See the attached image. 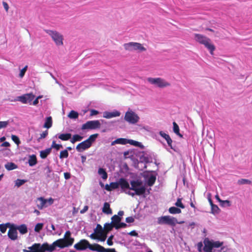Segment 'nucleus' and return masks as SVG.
Masks as SVG:
<instances>
[{"mask_svg": "<svg viewBox=\"0 0 252 252\" xmlns=\"http://www.w3.org/2000/svg\"><path fill=\"white\" fill-rule=\"evenodd\" d=\"M98 136V134L97 133L92 134L90 135L89 137L86 140V141L92 146V144L95 141V139Z\"/></svg>", "mask_w": 252, "mask_h": 252, "instance_id": "nucleus-28", "label": "nucleus"}, {"mask_svg": "<svg viewBox=\"0 0 252 252\" xmlns=\"http://www.w3.org/2000/svg\"><path fill=\"white\" fill-rule=\"evenodd\" d=\"M111 223L114 226V228L116 229L117 226L119 225L120 222L122 220V218L118 215H115L111 218Z\"/></svg>", "mask_w": 252, "mask_h": 252, "instance_id": "nucleus-20", "label": "nucleus"}, {"mask_svg": "<svg viewBox=\"0 0 252 252\" xmlns=\"http://www.w3.org/2000/svg\"><path fill=\"white\" fill-rule=\"evenodd\" d=\"M148 81L152 84L156 85L159 88H164L170 86V84L161 78H148Z\"/></svg>", "mask_w": 252, "mask_h": 252, "instance_id": "nucleus-9", "label": "nucleus"}, {"mask_svg": "<svg viewBox=\"0 0 252 252\" xmlns=\"http://www.w3.org/2000/svg\"><path fill=\"white\" fill-rule=\"evenodd\" d=\"M158 223L159 224H167L171 226H175L177 223H181L178 222L177 219L170 216H164L158 218Z\"/></svg>", "mask_w": 252, "mask_h": 252, "instance_id": "nucleus-4", "label": "nucleus"}, {"mask_svg": "<svg viewBox=\"0 0 252 252\" xmlns=\"http://www.w3.org/2000/svg\"><path fill=\"white\" fill-rule=\"evenodd\" d=\"M90 237L92 239H97L98 237V235L96 234L94 232V233H92L90 235Z\"/></svg>", "mask_w": 252, "mask_h": 252, "instance_id": "nucleus-58", "label": "nucleus"}, {"mask_svg": "<svg viewBox=\"0 0 252 252\" xmlns=\"http://www.w3.org/2000/svg\"><path fill=\"white\" fill-rule=\"evenodd\" d=\"M68 156V153L67 150L62 151L60 154V158H67Z\"/></svg>", "mask_w": 252, "mask_h": 252, "instance_id": "nucleus-45", "label": "nucleus"}, {"mask_svg": "<svg viewBox=\"0 0 252 252\" xmlns=\"http://www.w3.org/2000/svg\"><path fill=\"white\" fill-rule=\"evenodd\" d=\"M7 235L12 240H15L17 239V232L16 226L14 224H11L8 231Z\"/></svg>", "mask_w": 252, "mask_h": 252, "instance_id": "nucleus-14", "label": "nucleus"}, {"mask_svg": "<svg viewBox=\"0 0 252 252\" xmlns=\"http://www.w3.org/2000/svg\"><path fill=\"white\" fill-rule=\"evenodd\" d=\"M182 198H178L177 199V201L175 203V205L177 207H180V208H181L182 209H184L185 207L184 205V204L182 203Z\"/></svg>", "mask_w": 252, "mask_h": 252, "instance_id": "nucleus-44", "label": "nucleus"}, {"mask_svg": "<svg viewBox=\"0 0 252 252\" xmlns=\"http://www.w3.org/2000/svg\"><path fill=\"white\" fill-rule=\"evenodd\" d=\"M126 144H127V139L119 138L112 141L111 143V145L113 146L115 144L126 145Z\"/></svg>", "mask_w": 252, "mask_h": 252, "instance_id": "nucleus-23", "label": "nucleus"}, {"mask_svg": "<svg viewBox=\"0 0 252 252\" xmlns=\"http://www.w3.org/2000/svg\"><path fill=\"white\" fill-rule=\"evenodd\" d=\"M98 173L101 176V178L103 180H106L107 178V177H108L107 173L106 172V171L105 170V169H104L103 168H99Z\"/></svg>", "mask_w": 252, "mask_h": 252, "instance_id": "nucleus-37", "label": "nucleus"}, {"mask_svg": "<svg viewBox=\"0 0 252 252\" xmlns=\"http://www.w3.org/2000/svg\"><path fill=\"white\" fill-rule=\"evenodd\" d=\"M3 7H4V9H5V10L7 12L8 10V9H9V6H8V4L6 2L3 1Z\"/></svg>", "mask_w": 252, "mask_h": 252, "instance_id": "nucleus-63", "label": "nucleus"}, {"mask_svg": "<svg viewBox=\"0 0 252 252\" xmlns=\"http://www.w3.org/2000/svg\"><path fill=\"white\" fill-rule=\"evenodd\" d=\"M17 230H18L21 234H25L28 232L27 226L26 224H23L16 226Z\"/></svg>", "mask_w": 252, "mask_h": 252, "instance_id": "nucleus-26", "label": "nucleus"}, {"mask_svg": "<svg viewBox=\"0 0 252 252\" xmlns=\"http://www.w3.org/2000/svg\"><path fill=\"white\" fill-rule=\"evenodd\" d=\"M194 39L200 44L204 45L210 51L211 54H213V52L215 50V47L211 43L210 38L202 34L195 33Z\"/></svg>", "mask_w": 252, "mask_h": 252, "instance_id": "nucleus-3", "label": "nucleus"}, {"mask_svg": "<svg viewBox=\"0 0 252 252\" xmlns=\"http://www.w3.org/2000/svg\"><path fill=\"white\" fill-rule=\"evenodd\" d=\"M126 221L127 223H131L134 222V219L132 217H128L126 219Z\"/></svg>", "mask_w": 252, "mask_h": 252, "instance_id": "nucleus-55", "label": "nucleus"}, {"mask_svg": "<svg viewBox=\"0 0 252 252\" xmlns=\"http://www.w3.org/2000/svg\"><path fill=\"white\" fill-rule=\"evenodd\" d=\"M173 131L174 132L178 135L180 137H183V135L180 133V128L176 122L173 123Z\"/></svg>", "mask_w": 252, "mask_h": 252, "instance_id": "nucleus-31", "label": "nucleus"}, {"mask_svg": "<svg viewBox=\"0 0 252 252\" xmlns=\"http://www.w3.org/2000/svg\"><path fill=\"white\" fill-rule=\"evenodd\" d=\"M127 226V224L124 222H120L119 225L117 226L116 229H119L121 228H125Z\"/></svg>", "mask_w": 252, "mask_h": 252, "instance_id": "nucleus-54", "label": "nucleus"}, {"mask_svg": "<svg viewBox=\"0 0 252 252\" xmlns=\"http://www.w3.org/2000/svg\"><path fill=\"white\" fill-rule=\"evenodd\" d=\"M37 158L35 155H32L29 158L28 163L30 166H33L37 163Z\"/></svg>", "mask_w": 252, "mask_h": 252, "instance_id": "nucleus-27", "label": "nucleus"}, {"mask_svg": "<svg viewBox=\"0 0 252 252\" xmlns=\"http://www.w3.org/2000/svg\"><path fill=\"white\" fill-rule=\"evenodd\" d=\"M120 112L115 110L113 112L105 111L103 113V117L106 119H110L113 117H119L120 116Z\"/></svg>", "mask_w": 252, "mask_h": 252, "instance_id": "nucleus-16", "label": "nucleus"}, {"mask_svg": "<svg viewBox=\"0 0 252 252\" xmlns=\"http://www.w3.org/2000/svg\"><path fill=\"white\" fill-rule=\"evenodd\" d=\"M104 229H103L101 225L99 224H97L95 229L94 230V232L98 235L103 232Z\"/></svg>", "mask_w": 252, "mask_h": 252, "instance_id": "nucleus-39", "label": "nucleus"}, {"mask_svg": "<svg viewBox=\"0 0 252 252\" xmlns=\"http://www.w3.org/2000/svg\"><path fill=\"white\" fill-rule=\"evenodd\" d=\"M48 132L47 130L43 131L41 134L40 137L38 138V140L41 139L45 138L48 135Z\"/></svg>", "mask_w": 252, "mask_h": 252, "instance_id": "nucleus-53", "label": "nucleus"}, {"mask_svg": "<svg viewBox=\"0 0 252 252\" xmlns=\"http://www.w3.org/2000/svg\"><path fill=\"white\" fill-rule=\"evenodd\" d=\"M5 168L8 171L17 168V165L13 162H7L4 165Z\"/></svg>", "mask_w": 252, "mask_h": 252, "instance_id": "nucleus-29", "label": "nucleus"}, {"mask_svg": "<svg viewBox=\"0 0 252 252\" xmlns=\"http://www.w3.org/2000/svg\"><path fill=\"white\" fill-rule=\"evenodd\" d=\"M215 198L220 202V203H224V202H227V205L228 206H230V202L229 200H222L220 199L219 195L217 194L215 196Z\"/></svg>", "mask_w": 252, "mask_h": 252, "instance_id": "nucleus-48", "label": "nucleus"}, {"mask_svg": "<svg viewBox=\"0 0 252 252\" xmlns=\"http://www.w3.org/2000/svg\"><path fill=\"white\" fill-rule=\"evenodd\" d=\"M90 243L86 239H81L74 245V248L77 251H84L89 249Z\"/></svg>", "mask_w": 252, "mask_h": 252, "instance_id": "nucleus-13", "label": "nucleus"}, {"mask_svg": "<svg viewBox=\"0 0 252 252\" xmlns=\"http://www.w3.org/2000/svg\"><path fill=\"white\" fill-rule=\"evenodd\" d=\"M89 249L91 251H96L97 252H103L104 248L98 244L94 243L90 244Z\"/></svg>", "mask_w": 252, "mask_h": 252, "instance_id": "nucleus-19", "label": "nucleus"}, {"mask_svg": "<svg viewBox=\"0 0 252 252\" xmlns=\"http://www.w3.org/2000/svg\"><path fill=\"white\" fill-rule=\"evenodd\" d=\"M51 149L52 148L55 149L57 151L59 150L61 148H63V146L61 144H58L56 143V142L55 141H53L52 142L51 147Z\"/></svg>", "mask_w": 252, "mask_h": 252, "instance_id": "nucleus-43", "label": "nucleus"}, {"mask_svg": "<svg viewBox=\"0 0 252 252\" xmlns=\"http://www.w3.org/2000/svg\"><path fill=\"white\" fill-rule=\"evenodd\" d=\"M11 139L17 145H19L20 143L19 138L16 135H12L11 136Z\"/></svg>", "mask_w": 252, "mask_h": 252, "instance_id": "nucleus-47", "label": "nucleus"}, {"mask_svg": "<svg viewBox=\"0 0 252 252\" xmlns=\"http://www.w3.org/2000/svg\"><path fill=\"white\" fill-rule=\"evenodd\" d=\"M169 212L171 214H180L181 213V210L180 209L175 207H171L169 208Z\"/></svg>", "mask_w": 252, "mask_h": 252, "instance_id": "nucleus-35", "label": "nucleus"}, {"mask_svg": "<svg viewBox=\"0 0 252 252\" xmlns=\"http://www.w3.org/2000/svg\"><path fill=\"white\" fill-rule=\"evenodd\" d=\"M130 184L131 187L128 189L134 190L135 192H131L129 191L127 192L125 190V192L126 193L133 196L135 195L138 196L142 195L145 193L146 188L145 186H142V182L141 180H132L130 181Z\"/></svg>", "mask_w": 252, "mask_h": 252, "instance_id": "nucleus-2", "label": "nucleus"}, {"mask_svg": "<svg viewBox=\"0 0 252 252\" xmlns=\"http://www.w3.org/2000/svg\"><path fill=\"white\" fill-rule=\"evenodd\" d=\"M119 188L118 182H111L110 185L106 184L105 189L107 191H111Z\"/></svg>", "mask_w": 252, "mask_h": 252, "instance_id": "nucleus-21", "label": "nucleus"}, {"mask_svg": "<svg viewBox=\"0 0 252 252\" xmlns=\"http://www.w3.org/2000/svg\"><path fill=\"white\" fill-rule=\"evenodd\" d=\"M37 207L42 210L43 208H46L49 205H52L54 203V199L50 197L48 199H45L43 197H38L35 200Z\"/></svg>", "mask_w": 252, "mask_h": 252, "instance_id": "nucleus-7", "label": "nucleus"}, {"mask_svg": "<svg viewBox=\"0 0 252 252\" xmlns=\"http://www.w3.org/2000/svg\"><path fill=\"white\" fill-rule=\"evenodd\" d=\"M119 186H120L122 189L125 191V189L130 188L128 182L124 178H120L119 180Z\"/></svg>", "mask_w": 252, "mask_h": 252, "instance_id": "nucleus-17", "label": "nucleus"}, {"mask_svg": "<svg viewBox=\"0 0 252 252\" xmlns=\"http://www.w3.org/2000/svg\"><path fill=\"white\" fill-rule=\"evenodd\" d=\"M45 31L51 36L57 46L63 45V37L61 33L56 31L46 30Z\"/></svg>", "mask_w": 252, "mask_h": 252, "instance_id": "nucleus-5", "label": "nucleus"}, {"mask_svg": "<svg viewBox=\"0 0 252 252\" xmlns=\"http://www.w3.org/2000/svg\"><path fill=\"white\" fill-rule=\"evenodd\" d=\"M71 175L69 172L64 173V177L66 180H68L70 178Z\"/></svg>", "mask_w": 252, "mask_h": 252, "instance_id": "nucleus-61", "label": "nucleus"}, {"mask_svg": "<svg viewBox=\"0 0 252 252\" xmlns=\"http://www.w3.org/2000/svg\"><path fill=\"white\" fill-rule=\"evenodd\" d=\"M124 48L128 51H138L139 52H143L146 50V49L142 44L138 42H130L125 43L124 45Z\"/></svg>", "mask_w": 252, "mask_h": 252, "instance_id": "nucleus-6", "label": "nucleus"}, {"mask_svg": "<svg viewBox=\"0 0 252 252\" xmlns=\"http://www.w3.org/2000/svg\"><path fill=\"white\" fill-rule=\"evenodd\" d=\"M239 185H244V184H251V181L246 179H241L239 180L237 182Z\"/></svg>", "mask_w": 252, "mask_h": 252, "instance_id": "nucleus-41", "label": "nucleus"}, {"mask_svg": "<svg viewBox=\"0 0 252 252\" xmlns=\"http://www.w3.org/2000/svg\"><path fill=\"white\" fill-rule=\"evenodd\" d=\"M89 207L87 205L85 206L82 210L80 211L81 214H84L88 210Z\"/></svg>", "mask_w": 252, "mask_h": 252, "instance_id": "nucleus-60", "label": "nucleus"}, {"mask_svg": "<svg viewBox=\"0 0 252 252\" xmlns=\"http://www.w3.org/2000/svg\"><path fill=\"white\" fill-rule=\"evenodd\" d=\"M128 234L132 236H138V233L135 230H132L130 231L128 233Z\"/></svg>", "mask_w": 252, "mask_h": 252, "instance_id": "nucleus-62", "label": "nucleus"}, {"mask_svg": "<svg viewBox=\"0 0 252 252\" xmlns=\"http://www.w3.org/2000/svg\"><path fill=\"white\" fill-rule=\"evenodd\" d=\"M102 211L103 213L107 215L112 214V210L110 208L109 203L108 202H105L104 203Z\"/></svg>", "mask_w": 252, "mask_h": 252, "instance_id": "nucleus-22", "label": "nucleus"}, {"mask_svg": "<svg viewBox=\"0 0 252 252\" xmlns=\"http://www.w3.org/2000/svg\"><path fill=\"white\" fill-rule=\"evenodd\" d=\"M220 211V209L216 205H213L211 206V213L213 214H218Z\"/></svg>", "mask_w": 252, "mask_h": 252, "instance_id": "nucleus-42", "label": "nucleus"}, {"mask_svg": "<svg viewBox=\"0 0 252 252\" xmlns=\"http://www.w3.org/2000/svg\"><path fill=\"white\" fill-rule=\"evenodd\" d=\"M11 224H10L9 222H7L5 224H0V231L2 233H5L6 231L7 228H10Z\"/></svg>", "mask_w": 252, "mask_h": 252, "instance_id": "nucleus-34", "label": "nucleus"}, {"mask_svg": "<svg viewBox=\"0 0 252 252\" xmlns=\"http://www.w3.org/2000/svg\"><path fill=\"white\" fill-rule=\"evenodd\" d=\"M113 238H114V235H110L108 237V238L107 240V244L108 245L112 246L113 245V242L112 241Z\"/></svg>", "mask_w": 252, "mask_h": 252, "instance_id": "nucleus-50", "label": "nucleus"}, {"mask_svg": "<svg viewBox=\"0 0 252 252\" xmlns=\"http://www.w3.org/2000/svg\"><path fill=\"white\" fill-rule=\"evenodd\" d=\"M159 134L163 137L164 139H165L168 145L170 147L171 149H173L172 143V140L171 139L170 136L164 132L162 131H160L159 132Z\"/></svg>", "mask_w": 252, "mask_h": 252, "instance_id": "nucleus-18", "label": "nucleus"}, {"mask_svg": "<svg viewBox=\"0 0 252 252\" xmlns=\"http://www.w3.org/2000/svg\"><path fill=\"white\" fill-rule=\"evenodd\" d=\"M91 147V146L85 140L78 144L76 147V149L78 152H81L89 149Z\"/></svg>", "mask_w": 252, "mask_h": 252, "instance_id": "nucleus-15", "label": "nucleus"}, {"mask_svg": "<svg viewBox=\"0 0 252 252\" xmlns=\"http://www.w3.org/2000/svg\"><path fill=\"white\" fill-rule=\"evenodd\" d=\"M103 252H117L116 250L114 248L112 249H105L104 248V250L103 251Z\"/></svg>", "mask_w": 252, "mask_h": 252, "instance_id": "nucleus-57", "label": "nucleus"}, {"mask_svg": "<svg viewBox=\"0 0 252 252\" xmlns=\"http://www.w3.org/2000/svg\"><path fill=\"white\" fill-rule=\"evenodd\" d=\"M74 242V238L71 237V232L68 230L65 232L63 238L56 240L52 244L47 242L42 244L34 243L28 248L29 250L24 249L23 252H53L57 247L61 249L69 247L73 245Z\"/></svg>", "mask_w": 252, "mask_h": 252, "instance_id": "nucleus-1", "label": "nucleus"}, {"mask_svg": "<svg viewBox=\"0 0 252 252\" xmlns=\"http://www.w3.org/2000/svg\"><path fill=\"white\" fill-rule=\"evenodd\" d=\"M83 138V137L79 135V134H74L73 135L72 137L71 138L70 142L72 144H74L76 142L80 141Z\"/></svg>", "mask_w": 252, "mask_h": 252, "instance_id": "nucleus-30", "label": "nucleus"}, {"mask_svg": "<svg viewBox=\"0 0 252 252\" xmlns=\"http://www.w3.org/2000/svg\"><path fill=\"white\" fill-rule=\"evenodd\" d=\"M202 247H203V244L201 242H199L197 244V249H198V251L199 252H201L202 251Z\"/></svg>", "mask_w": 252, "mask_h": 252, "instance_id": "nucleus-59", "label": "nucleus"}, {"mask_svg": "<svg viewBox=\"0 0 252 252\" xmlns=\"http://www.w3.org/2000/svg\"><path fill=\"white\" fill-rule=\"evenodd\" d=\"M101 124L98 120L89 121L82 126L81 129H95L99 128Z\"/></svg>", "mask_w": 252, "mask_h": 252, "instance_id": "nucleus-10", "label": "nucleus"}, {"mask_svg": "<svg viewBox=\"0 0 252 252\" xmlns=\"http://www.w3.org/2000/svg\"><path fill=\"white\" fill-rule=\"evenodd\" d=\"M113 227H114V226L111 223H106L104 225L103 229L105 232L108 233L109 231L112 230Z\"/></svg>", "mask_w": 252, "mask_h": 252, "instance_id": "nucleus-36", "label": "nucleus"}, {"mask_svg": "<svg viewBox=\"0 0 252 252\" xmlns=\"http://www.w3.org/2000/svg\"><path fill=\"white\" fill-rule=\"evenodd\" d=\"M204 247L203 250L204 251H212L213 248H219L223 245V242L216 241L212 242L208 238H205L204 240Z\"/></svg>", "mask_w": 252, "mask_h": 252, "instance_id": "nucleus-8", "label": "nucleus"}, {"mask_svg": "<svg viewBox=\"0 0 252 252\" xmlns=\"http://www.w3.org/2000/svg\"><path fill=\"white\" fill-rule=\"evenodd\" d=\"M8 125V121H0V129L6 127Z\"/></svg>", "mask_w": 252, "mask_h": 252, "instance_id": "nucleus-51", "label": "nucleus"}, {"mask_svg": "<svg viewBox=\"0 0 252 252\" xmlns=\"http://www.w3.org/2000/svg\"><path fill=\"white\" fill-rule=\"evenodd\" d=\"M27 182L26 180L17 179L15 181V186L17 187H20Z\"/></svg>", "mask_w": 252, "mask_h": 252, "instance_id": "nucleus-46", "label": "nucleus"}, {"mask_svg": "<svg viewBox=\"0 0 252 252\" xmlns=\"http://www.w3.org/2000/svg\"><path fill=\"white\" fill-rule=\"evenodd\" d=\"M78 113L74 110H71L68 115V117L70 119H76L78 117Z\"/></svg>", "mask_w": 252, "mask_h": 252, "instance_id": "nucleus-38", "label": "nucleus"}, {"mask_svg": "<svg viewBox=\"0 0 252 252\" xmlns=\"http://www.w3.org/2000/svg\"><path fill=\"white\" fill-rule=\"evenodd\" d=\"M98 113H99L98 111L96 110L91 109L90 110V116H91L96 115Z\"/></svg>", "mask_w": 252, "mask_h": 252, "instance_id": "nucleus-56", "label": "nucleus"}, {"mask_svg": "<svg viewBox=\"0 0 252 252\" xmlns=\"http://www.w3.org/2000/svg\"><path fill=\"white\" fill-rule=\"evenodd\" d=\"M107 233L104 231L103 232H102V233H101L100 234H99L98 235V237H98L97 240H98L101 242H104L107 238Z\"/></svg>", "mask_w": 252, "mask_h": 252, "instance_id": "nucleus-40", "label": "nucleus"}, {"mask_svg": "<svg viewBox=\"0 0 252 252\" xmlns=\"http://www.w3.org/2000/svg\"><path fill=\"white\" fill-rule=\"evenodd\" d=\"M52 126V119L51 116L46 118L45 123L44 125V127L47 128H50Z\"/></svg>", "mask_w": 252, "mask_h": 252, "instance_id": "nucleus-33", "label": "nucleus"}, {"mask_svg": "<svg viewBox=\"0 0 252 252\" xmlns=\"http://www.w3.org/2000/svg\"><path fill=\"white\" fill-rule=\"evenodd\" d=\"M34 97L35 95L32 93H29L18 96L17 100L23 104L29 103L31 105Z\"/></svg>", "mask_w": 252, "mask_h": 252, "instance_id": "nucleus-12", "label": "nucleus"}, {"mask_svg": "<svg viewBox=\"0 0 252 252\" xmlns=\"http://www.w3.org/2000/svg\"><path fill=\"white\" fill-rule=\"evenodd\" d=\"M51 152V148H49L45 150H42L40 152V157L41 158L44 159L47 157Z\"/></svg>", "mask_w": 252, "mask_h": 252, "instance_id": "nucleus-24", "label": "nucleus"}, {"mask_svg": "<svg viewBox=\"0 0 252 252\" xmlns=\"http://www.w3.org/2000/svg\"><path fill=\"white\" fill-rule=\"evenodd\" d=\"M156 180V177L154 175H151L147 181V185L152 187L154 185Z\"/></svg>", "mask_w": 252, "mask_h": 252, "instance_id": "nucleus-32", "label": "nucleus"}, {"mask_svg": "<svg viewBox=\"0 0 252 252\" xmlns=\"http://www.w3.org/2000/svg\"><path fill=\"white\" fill-rule=\"evenodd\" d=\"M125 120L132 124H135L139 121V117L133 111L130 110L127 111L125 115Z\"/></svg>", "mask_w": 252, "mask_h": 252, "instance_id": "nucleus-11", "label": "nucleus"}, {"mask_svg": "<svg viewBox=\"0 0 252 252\" xmlns=\"http://www.w3.org/2000/svg\"><path fill=\"white\" fill-rule=\"evenodd\" d=\"M43 224L41 223H38L35 226L34 231L36 232H39L40 230L42 229Z\"/></svg>", "mask_w": 252, "mask_h": 252, "instance_id": "nucleus-49", "label": "nucleus"}, {"mask_svg": "<svg viewBox=\"0 0 252 252\" xmlns=\"http://www.w3.org/2000/svg\"><path fill=\"white\" fill-rule=\"evenodd\" d=\"M27 67H28V66H26L20 71V72L19 74L20 77L22 78L24 76L25 72L27 69Z\"/></svg>", "mask_w": 252, "mask_h": 252, "instance_id": "nucleus-52", "label": "nucleus"}, {"mask_svg": "<svg viewBox=\"0 0 252 252\" xmlns=\"http://www.w3.org/2000/svg\"><path fill=\"white\" fill-rule=\"evenodd\" d=\"M1 147H9L10 146V144L9 142H4L3 143H2L1 145Z\"/></svg>", "mask_w": 252, "mask_h": 252, "instance_id": "nucleus-64", "label": "nucleus"}, {"mask_svg": "<svg viewBox=\"0 0 252 252\" xmlns=\"http://www.w3.org/2000/svg\"><path fill=\"white\" fill-rule=\"evenodd\" d=\"M71 136L70 133H62L59 135L58 138L63 141H67L71 139Z\"/></svg>", "mask_w": 252, "mask_h": 252, "instance_id": "nucleus-25", "label": "nucleus"}]
</instances>
